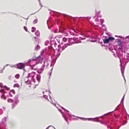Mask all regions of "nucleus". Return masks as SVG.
<instances>
[{
  "label": "nucleus",
  "mask_w": 129,
  "mask_h": 129,
  "mask_svg": "<svg viewBox=\"0 0 129 129\" xmlns=\"http://www.w3.org/2000/svg\"><path fill=\"white\" fill-rule=\"evenodd\" d=\"M114 39V38L112 37H109L108 39L105 38L103 40L104 43L105 44L108 43L110 41H112Z\"/></svg>",
  "instance_id": "1"
},
{
  "label": "nucleus",
  "mask_w": 129,
  "mask_h": 129,
  "mask_svg": "<svg viewBox=\"0 0 129 129\" xmlns=\"http://www.w3.org/2000/svg\"><path fill=\"white\" fill-rule=\"evenodd\" d=\"M35 74L36 73L34 72H32L30 74L28 73V77H32V80L34 82H35V80L33 77H34Z\"/></svg>",
  "instance_id": "2"
},
{
  "label": "nucleus",
  "mask_w": 129,
  "mask_h": 129,
  "mask_svg": "<svg viewBox=\"0 0 129 129\" xmlns=\"http://www.w3.org/2000/svg\"><path fill=\"white\" fill-rule=\"evenodd\" d=\"M17 68L19 69H22L24 67V64L23 63H19L17 65Z\"/></svg>",
  "instance_id": "3"
},
{
  "label": "nucleus",
  "mask_w": 129,
  "mask_h": 129,
  "mask_svg": "<svg viewBox=\"0 0 129 129\" xmlns=\"http://www.w3.org/2000/svg\"><path fill=\"white\" fill-rule=\"evenodd\" d=\"M15 90H12L10 91L9 93V94L10 96L12 97L13 96L12 94H15Z\"/></svg>",
  "instance_id": "4"
},
{
  "label": "nucleus",
  "mask_w": 129,
  "mask_h": 129,
  "mask_svg": "<svg viewBox=\"0 0 129 129\" xmlns=\"http://www.w3.org/2000/svg\"><path fill=\"white\" fill-rule=\"evenodd\" d=\"M68 44H65L62 47V50H63L65 49L68 46H69Z\"/></svg>",
  "instance_id": "5"
},
{
  "label": "nucleus",
  "mask_w": 129,
  "mask_h": 129,
  "mask_svg": "<svg viewBox=\"0 0 129 129\" xmlns=\"http://www.w3.org/2000/svg\"><path fill=\"white\" fill-rule=\"evenodd\" d=\"M41 76L40 75L38 74L37 75L36 78L37 80L39 82L40 81V80Z\"/></svg>",
  "instance_id": "6"
},
{
  "label": "nucleus",
  "mask_w": 129,
  "mask_h": 129,
  "mask_svg": "<svg viewBox=\"0 0 129 129\" xmlns=\"http://www.w3.org/2000/svg\"><path fill=\"white\" fill-rule=\"evenodd\" d=\"M40 46L38 45H37L35 47V50H36L37 51L39 49H40Z\"/></svg>",
  "instance_id": "7"
},
{
  "label": "nucleus",
  "mask_w": 129,
  "mask_h": 129,
  "mask_svg": "<svg viewBox=\"0 0 129 129\" xmlns=\"http://www.w3.org/2000/svg\"><path fill=\"white\" fill-rule=\"evenodd\" d=\"M40 57V56H39L38 57H36V56H34L32 58V60H36L37 59L39 58Z\"/></svg>",
  "instance_id": "8"
},
{
  "label": "nucleus",
  "mask_w": 129,
  "mask_h": 129,
  "mask_svg": "<svg viewBox=\"0 0 129 129\" xmlns=\"http://www.w3.org/2000/svg\"><path fill=\"white\" fill-rule=\"evenodd\" d=\"M15 77L16 78L18 79L20 77V75L18 74H17L15 76Z\"/></svg>",
  "instance_id": "9"
},
{
  "label": "nucleus",
  "mask_w": 129,
  "mask_h": 129,
  "mask_svg": "<svg viewBox=\"0 0 129 129\" xmlns=\"http://www.w3.org/2000/svg\"><path fill=\"white\" fill-rule=\"evenodd\" d=\"M14 87H19V85L18 84H16L14 85Z\"/></svg>",
  "instance_id": "10"
},
{
  "label": "nucleus",
  "mask_w": 129,
  "mask_h": 129,
  "mask_svg": "<svg viewBox=\"0 0 129 129\" xmlns=\"http://www.w3.org/2000/svg\"><path fill=\"white\" fill-rule=\"evenodd\" d=\"M13 100L11 99H9L8 100V101L9 102H13Z\"/></svg>",
  "instance_id": "11"
},
{
  "label": "nucleus",
  "mask_w": 129,
  "mask_h": 129,
  "mask_svg": "<svg viewBox=\"0 0 129 129\" xmlns=\"http://www.w3.org/2000/svg\"><path fill=\"white\" fill-rule=\"evenodd\" d=\"M63 41L65 42H66L67 40V39L66 38L64 37L63 38Z\"/></svg>",
  "instance_id": "12"
},
{
  "label": "nucleus",
  "mask_w": 129,
  "mask_h": 129,
  "mask_svg": "<svg viewBox=\"0 0 129 129\" xmlns=\"http://www.w3.org/2000/svg\"><path fill=\"white\" fill-rule=\"evenodd\" d=\"M15 104H12V109H13L15 107Z\"/></svg>",
  "instance_id": "13"
},
{
  "label": "nucleus",
  "mask_w": 129,
  "mask_h": 129,
  "mask_svg": "<svg viewBox=\"0 0 129 129\" xmlns=\"http://www.w3.org/2000/svg\"><path fill=\"white\" fill-rule=\"evenodd\" d=\"M24 29L26 31H27V28L25 26H24Z\"/></svg>",
  "instance_id": "14"
},
{
  "label": "nucleus",
  "mask_w": 129,
  "mask_h": 129,
  "mask_svg": "<svg viewBox=\"0 0 129 129\" xmlns=\"http://www.w3.org/2000/svg\"><path fill=\"white\" fill-rule=\"evenodd\" d=\"M4 87L2 84V83H0V87Z\"/></svg>",
  "instance_id": "15"
},
{
  "label": "nucleus",
  "mask_w": 129,
  "mask_h": 129,
  "mask_svg": "<svg viewBox=\"0 0 129 129\" xmlns=\"http://www.w3.org/2000/svg\"><path fill=\"white\" fill-rule=\"evenodd\" d=\"M4 69V68L3 69H2L1 70H0V73H3V70Z\"/></svg>",
  "instance_id": "16"
},
{
  "label": "nucleus",
  "mask_w": 129,
  "mask_h": 129,
  "mask_svg": "<svg viewBox=\"0 0 129 129\" xmlns=\"http://www.w3.org/2000/svg\"><path fill=\"white\" fill-rule=\"evenodd\" d=\"M0 92H3L4 93V90L3 89H1L0 90Z\"/></svg>",
  "instance_id": "17"
},
{
  "label": "nucleus",
  "mask_w": 129,
  "mask_h": 129,
  "mask_svg": "<svg viewBox=\"0 0 129 129\" xmlns=\"http://www.w3.org/2000/svg\"><path fill=\"white\" fill-rule=\"evenodd\" d=\"M4 87L5 88H6L7 90H8L9 88H7L6 86H5Z\"/></svg>",
  "instance_id": "18"
},
{
  "label": "nucleus",
  "mask_w": 129,
  "mask_h": 129,
  "mask_svg": "<svg viewBox=\"0 0 129 129\" xmlns=\"http://www.w3.org/2000/svg\"><path fill=\"white\" fill-rule=\"evenodd\" d=\"M34 21H35V22H37V20H34Z\"/></svg>",
  "instance_id": "19"
},
{
  "label": "nucleus",
  "mask_w": 129,
  "mask_h": 129,
  "mask_svg": "<svg viewBox=\"0 0 129 129\" xmlns=\"http://www.w3.org/2000/svg\"><path fill=\"white\" fill-rule=\"evenodd\" d=\"M4 98L5 100H6V98L4 96Z\"/></svg>",
  "instance_id": "20"
},
{
  "label": "nucleus",
  "mask_w": 129,
  "mask_h": 129,
  "mask_svg": "<svg viewBox=\"0 0 129 129\" xmlns=\"http://www.w3.org/2000/svg\"><path fill=\"white\" fill-rule=\"evenodd\" d=\"M32 31L33 32H34V31L32 30Z\"/></svg>",
  "instance_id": "21"
},
{
  "label": "nucleus",
  "mask_w": 129,
  "mask_h": 129,
  "mask_svg": "<svg viewBox=\"0 0 129 129\" xmlns=\"http://www.w3.org/2000/svg\"><path fill=\"white\" fill-rule=\"evenodd\" d=\"M119 49H121V48H119Z\"/></svg>",
  "instance_id": "22"
}]
</instances>
